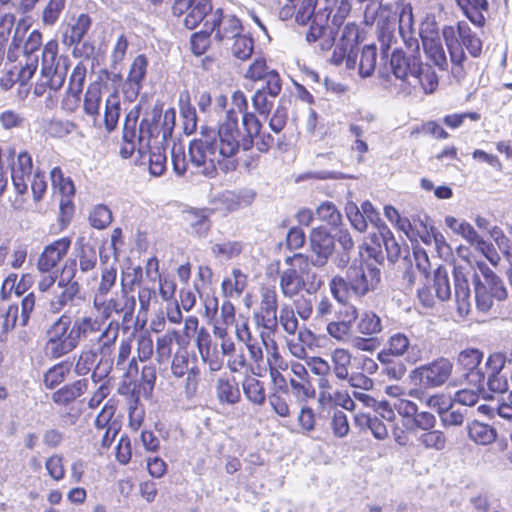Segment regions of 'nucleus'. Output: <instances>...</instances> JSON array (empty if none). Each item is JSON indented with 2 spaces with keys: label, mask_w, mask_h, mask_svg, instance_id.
I'll use <instances>...</instances> for the list:
<instances>
[{
  "label": "nucleus",
  "mask_w": 512,
  "mask_h": 512,
  "mask_svg": "<svg viewBox=\"0 0 512 512\" xmlns=\"http://www.w3.org/2000/svg\"><path fill=\"white\" fill-rule=\"evenodd\" d=\"M232 103L243 114L244 134L238 127V113L234 109H229L217 132L203 130L199 137L190 142V163L204 176L215 177L217 167L224 172L234 171L237 166V154L240 150H250L254 139L260 135L262 124L253 113L246 111L248 103L242 91L233 93Z\"/></svg>",
  "instance_id": "obj_1"
},
{
  "label": "nucleus",
  "mask_w": 512,
  "mask_h": 512,
  "mask_svg": "<svg viewBox=\"0 0 512 512\" xmlns=\"http://www.w3.org/2000/svg\"><path fill=\"white\" fill-rule=\"evenodd\" d=\"M175 109H162L155 106L140 123L138 148L130 151V158L140 170H148L154 177L166 171V154L162 142L172 135L175 126Z\"/></svg>",
  "instance_id": "obj_2"
},
{
  "label": "nucleus",
  "mask_w": 512,
  "mask_h": 512,
  "mask_svg": "<svg viewBox=\"0 0 512 512\" xmlns=\"http://www.w3.org/2000/svg\"><path fill=\"white\" fill-rule=\"evenodd\" d=\"M381 272L376 266L370 264L352 265L346 272V278L335 275L329 282V289L333 298L339 303H346L352 293L362 297L374 290L380 282Z\"/></svg>",
  "instance_id": "obj_3"
},
{
  "label": "nucleus",
  "mask_w": 512,
  "mask_h": 512,
  "mask_svg": "<svg viewBox=\"0 0 512 512\" xmlns=\"http://www.w3.org/2000/svg\"><path fill=\"white\" fill-rule=\"evenodd\" d=\"M476 266L480 272L473 274L476 308L487 313L492 308L494 300H505L508 292L501 278L485 262L479 261Z\"/></svg>",
  "instance_id": "obj_4"
},
{
  "label": "nucleus",
  "mask_w": 512,
  "mask_h": 512,
  "mask_svg": "<svg viewBox=\"0 0 512 512\" xmlns=\"http://www.w3.org/2000/svg\"><path fill=\"white\" fill-rule=\"evenodd\" d=\"M78 345L70 316L63 314L48 327L44 345L46 356L58 359L72 352Z\"/></svg>",
  "instance_id": "obj_5"
},
{
  "label": "nucleus",
  "mask_w": 512,
  "mask_h": 512,
  "mask_svg": "<svg viewBox=\"0 0 512 512\" xmlns=\"http://www.w3.org/2000/svg\"><path fill=\"white\" fill-rule=\"evenodd\" d=\"M453 363L445 357H439L420 365L409 373L410 382L422 389H435L443 386L451 377Z\"/></svg>",
  "instance_id": "obj_6"
},
{
  "label": "nucleus",
  "mask_w": 512,
  "mask_h": 512,
  "mask_svg": "<svg viewBox=\"0 0 512 512\" xmlns=\"http://www.w3.org/2000/svg\"><path fill=\"white\" fill-rule=\"evenodd\" d=\"M287 268L279 272V288L285 298L293 299L306 287L304 274L309 268L308 257L301 253L284 260Z\"/></svg>",
  "instance_id": "obj_7"
},
{
  "label": "nucleus",
  "mask_w": 512,
  "mask_h": 512,
  "mask_svg": "<svg viewBox=\"0 0 512 512\" xmlns=\"http://www.w3.org/2000/svg\"><path fill=\"white\" fill-rule=\"evenodd\" d=\"M419 35L426 57L435 66L445 70L448 62L436 24L434 22L423 23Z\"/></svg>",
  "instance_id": "obj_8"
},
{
  "label": "nucleus",
  "mask_w": 512,
  "mask_h": 512,
  "mask_svg": "<svg viewBox=\"0 0 512 512\" xmlns=\"http://www.w3.org/2000/svg\"><path fill=\"white\" fill-rule=\"evenodd\" d=\"M58 42L55 39L48 41L42 52L41 75L43 79H47L50 89L59 90L66 78V71L60 70L57 63Z\"/></svg>",
  "instance_id": "obj_9"
},
{
  "label": "nucleus",
  "mask_w": 512,
  "mask_h": 512,
  "mask_svg": "<svg viewBox=\"0 0 512 512\" xmlns=\"http://www.w3.org/2000/svg\"><path fill=\"white\" fill-rule=\"evenodd\" d=\"M277 307L278 296L275 289L262 287L259 309L253 315L256 325L267 330H275L278 325Z\"/></svg>",
  "instance_id": "obj_10"
},
{
  "label": "nucleus",
  "mask_w": 512,
  "mask_h": 512,
  "mask_svg": "<svg viewBox=\"0 0 512 512\" xmlns=\"http://www.w3.org/2000/svg\"><path fill=\"white\" fill-rule=\"evenodd\" d=\"M483 353L470 348L461 351L457 356V365L464 371L467 381L478 389L485 384V366L480 367Z\"/></svg>",
  "instance_id": "obj_11"
},
{
  "label": "nucleus",
  "mask_w": 512,
  "mask_h": 512,
  "mask_svg": "<svg viewBox=\"0 0 512 512\" xmlns=\"http://www.w3.org/2000/svg\"><path fill=\"white\" fill-rule=\"evenodd\" d=\"M72 239L62 237L46 245L37 260V269L42 273H48L57 267L70 250Z\"/></svg>",
  "instance_id": "obj_12"
},
{
  "label": "nucleus",
  "mask_w": 512,
  "mask_h": 512,
  "mask_svg": "<svg viewBox=\"0 0 512 512\" xmlns=\"http://www.w3.org/2000/svg\"><path fill=\"white\" fill-rule=\"evenodd\" d=\"M174 15H182L185 11L187 14L184 19V25L186 28L192 30L202 22L207 14L212 10L210 0H176L173 7Z\"/></svg>",
  "instance_id": "obj_13"
},
{
  "label": "nucleus",
  "mask_w": 512,
  "mask_h": 512,
  "mask_svg": "<svg viewBox=\"0 0 512 512\" xmlns=\"http://www.w3.org/2000/svg\"><path fill=\"white\" fill-rule=\"evenodd\" d=\"M205 26H210L211 31L215 32V38L218 41L235 40L242 34V25L234 15H223L220 11L213 13L206 20Z\"/></svg>",
  "instance_id": "obj_14"
},
{
  "label": "nucleus",
  "mask_w": 512,
  "mask_h": 512,
  "mask_svg": "<svg viewBox=\"0 0 512 512\" xmlns=\"http://www.w3.org/2000/svg\"><path fill=\"white\" fill-rule=\"evenodd\" d=\"M245 77L252 81L262 80L264 85H266L268 94L273 98L277 97L282 90L279 73L274 69H270L264 59H255L248 67Z\"/></svg>",
  "instance_id": "obj_15"
},
{
  "label": "nucleus",
  "mask_w": 512,
  "mask_h": 512,
  "mask_svg": "<svg viewBox=\"0 0 512 512\" xmlns=\"http://www.w3.org/2000/svg\"><path fill=\"white\" fill-rule=\"evenodd\" d=\"M389 355L405 357L408 363L415 364L422 359L423 351L417 343H412L408 335L397 332L389 336L387 340Z\"/></svg>",
  "instance_id": "obj_16"
},
{
  "label": "nucleus",
  "mask_w": 512,
  "mask_h": 512,
  "mask_svg": "<svg viewBox=\"0 0 512 512\" xmlns=\"http://www.w3.org/2000/svg\"><path fill=\"white\" fill-rule=\"evenodd\" d=\"M78 292L79 285L76 281L58 280L53 290L48 295H44L49 311L52 313L61 312Z\"/></svg>",
  "instance_id": "obj_17"
},
{
  "label": "nucleus",
  "mask_w": 512,
  "mask_h": 512,
  "mask_svg": "<svg viewBox=\"0 0 512 512\" xmlns=\"http://www.w3.org/2000/svg\"><path fill=\"white\" fill-rule=\"evenodd\" d=\"M329 15L326 13H318L314 16L306 39L309 43L318 42L321 50H329L334 43V35L332 28L328 25Z\"/></svg>",
  "instance_id": "obj_18"
},
{
  "label": "nucleus",
  "mask_w": 512,
  "mask_h": 512,
  "mask_svg": "<svg viewBox=\"0 0 512 512\" xmlns=\"http://www.w3.org/2000/svg\"><path fill=\"white\" fill-rule=\"evenodd\" d=\"M33 172V161L27 151L20 152L11 166V179L16 193L26 194Z\"/></svg>",
  "instance_id": "obj_19"
},
{
  "label": "nucleus",
  "mask_w": 512,
  "mask_h": 512,
  "mask_svg": "<svg viewBox=\"0 0 512 512\" xmlns=\"http://www.w3.org/2000/svg\"><path fill=\"white\" fill-rule=\"evenodd\" d=\"M310 247L314 254L311 263L315 267L324 266L334 249L333 238L323 229H313L310 234Z\"/></svg>",
  "instance_id": "obj_20"
},
{
  "label": "nucleus",
  "mask_w": 512,
  "mask_h": 512,
  "mask_svg": "<svg viewBox=\"0 0 512 512\" xmlns=\"http://www.w3.org/2000/svg\"><path fill=\"white\" fill-rule=\"evenodd\" d=\"M442 34L450 54L452 75L458 82H460L465 76L462 64L466 59V55L456 36V31L452 26H445Z\"/></svg>",
  "instance_id": "obj_21"
},
{
  "label": "nucleus",
  "mask_w": 512,
  "mask_h": 512,
  "mask_svg": "<svg viewBox=\"0 0 512 512\" xmlns=\"http://www.w3.org/2000/svg\"><path fill=\"white\" fill-rule=\"evenodd\" d=\"M504 365L505 358L499 353L490 355L485 363V383L493 392L503 393L508 389L507 379L501 374Z\"/></svg>",
  "instance_id": "obj_22"
},
{
  "label": "nucleus",
  "mask_w": 512,
  "mask_h": 512,
  "mask_svg": "<svg viewBox=\"0 0 512 512\" xmlns=\"http://www.w3.org/2000/svg\"><path fill=\"white\" fill-rule=\"evenodd\" d=\"M420 63L421 60L418 57H407L402 51H394L390 59L394 76L408 85L415 73L419 72Z\"/></svg>",
  "instance_id": "obj_23"
},
{
  "label": "nucleus",
  "mask_w": 512,
  "mask_h": 512,
  "mask_svg": "<svg viewBox=\"0 0 512 512\" xmlns=\"http://www.w3.org/2000/svg\"><path fill=\"white\" fill-rule=\"evenodd\" d=\"M235 334L237 340L246 346L250 360L259 365L260 362L263 361L262 339L258 340V338L252 334L247 319L242 323H236Z\"/></svg>",
  "instance_id": "obj_24"
},
{
  "label": "nucleus",
  "mask_w": 512,
  "mask_h": 512,
  "mask_svg": "<svg viewBox=\"0 0 512 512\" xmlns=\"http://www.w3.org/2000/svg\"><path fill=\"white\" fill-rule=\"evenodd\" d=\"M145 275L148 282H151L153 285L158 281L159 283V292L163 300L169 301L173 298L176 291L175 282L168 278L162 277L159 273V263L157 258L151 257L147 260L145 266Z\"/></svg>",
  "instance_id": "obj_25"
},
{
  "label": "nucleus",
  "mask_w": 512,
  "mask_h": 512,
  "mask_svg": "<svg viewBox=\"0 0 512 512\" xmlns=\"http://www.w3.org/2000/svg\"><path fill=\"white\" fill-rule=\"evenodd\" d=\"M455 299L457 304V312L461 317L467 316L471 311V291L469 282L465 275L455 268Z\"/></svg>",
  "instance_id": "obj_26"
},
{
  "label": "nucleus",
  "mask_w": 512,
  "mask_h": 512,
  "mask_svg": "<svg viewBox=\"0 0 512 512\" xmlns=\"http://www.w3.org/2000/svg\"><path fill=\"white\" fill-rule=\"evenodd\" d=\"M247 283V275L241 269L233 268L221 283L222 295L228 299H237L245 291Z\"/></svg>",
  "instance_id": "obj_27"
},
{
  "label": "nucleus",
  "mask_w": 512,
  "mask_h": 512,
  "mask_svg": "<svg viewBox=\"0 0 512 512\" xmlns=\"http://www.w3.org/2000/svg\"><path fill=\"white\" fill-rule=\"evenodd\" d=\"M409 395L420 400L428 408L435 410L439 416H441L445 410L452 408L451 398L444 393H436L426 396L420 389H412L410 390Z\"/></svg>",
  "instance_id": "obj_28"
},
{
  "label": "nucleus",
  "mask_w": 512,
  "mask_h": 512,
  "mask_svg": "<svg viewBox=\"0 0 512 512\" xmlns=\"http://www.w3.org/2000/svg\"><path fill=\"white\" fill-rule=\"evenodd\" d=\"M102 326L103 321L92 315L77 317L72 322L73 330L79 342L82 338H87L94 333L100 332Z\"/></svg>",
  "instance_id": "obj_29"
},
{
  "label": "nucleus",
  "mask_w": 512,
  "mask_h": 512,
  "mask_svg": "<svg viewBox=\"0 0 512 512\" xmlns=\"http://www.w3.org/2000/svg\"><path fill=\"white\" fill-rule=\"evenodd\" d=\"M467 429L469 439L479 445H489L497 437V432L493 427L479 421H473Z\"/></svg>",
  "instance_id": "obj_30"
},
{
  "label": "nucleus",
  "mask_w": 512,
  "mask_h": 512,
  "mask_svg": "<svg viewBox=\"0 0 512 512\" xmlns=\"http://www.w3.org/2000/svg\"><path fill=\"white\" fill-rule=\"evenodd\" d=\"M217 398L221 403L236 404L240 401L241 394L235 379L219 378L216 384Z\"/></svg>",
  "instance_id": "obj_31"
},
{
  "label": "nucleus",
  "mask_w": 512,
  "mask_h": 512,
  "mask_svg": "<svg viewBox=\"0 0 512 512\" xmlns=\"http://www.w3.org/2000/svg\"><path fill=\"white\" fill-rule=\"evenodd\" d=\"M419 84L425 93H433L438 87V77L431 66L423 64L419 65V72H416L409 82V86L415 87Z\"/></svg>",
  "instance_id": "obj_32"
},
{
  "label": "nucleus",
  "mask_w": 512,
  "mask_h": 512,
  "mask_svg": "<svg viewBox=\"0 0 512 512\" xmlns=\"http://www.w3.org/2000/svg\"><path fill=\"white\" fill-rule=\"evenodd\" d=\"M456 2L473 24L477 26L484 24L485 18L482 11L488 8L487 0H456Z\"/></svg>",
  "instance_id": "obj_33"
},
{
  "label": "nucleus",
  "mask_w": 512,
  "mask_h": 512,
  "mask_svg": "<svg viewBox=\"0 0 512 512\" xmlns=\"http://www.w3.org/2000/svg\"><path fill=\"white\" fill-rule=\"evenodd\" d=\"M399 32L403 40L409 47L415 45L416 49L419 48L418 41L412 38L414 33L413 28V13L410 4L403 5L399 14Z\"/></svg>",
  "instance_id": "obj_34"
},
{
  "label": "nucleus",
  "mask_w": 512,
  "mask_h": 512,
  "mask_svg": "<svg viewBox=\"0 0 512 512\" xmlns=\"http://www.w3.org/2000/svg\"><path fill=\"white\" fill-rule=\"evenodd\" d=\"M333 371L336 378L339 380H346L349 376V366L351 364V354L348 350L343 348H336L330 355Z\"/></svg>",
  "instance_id": "obj_35"
},
{
  "label": "nucleus",
  "mask_w": 512,
  "mask_h": 512,
  "mask_svg": "<svg viewBox=\"0 0 512 512\" xmlns=\"http://www.w3.org/2000/svg\"><path fill=\"white\" fill-rule=\"evenodd\" d=\"M461 46H465L472 57H478L482 53V41L471 31L469 25L465 22H459L457 26Z\"/></svg>",
  "instance_id": "obj_36"
},
{
  "label": "nucleus",
  "mask_w": 512,
  "mask_h": 512,
  "mask_svg": "<svg viewBox=\"0 0 512 512\" xmlns=\"http://www.w3.org/2000/svg\"><path fill=\"white\" fill-rule=\"evenodd\" d=\"M87 388L86 380H78L71 385H66L52 395V400L59 405H67L81 396Z\"/></svg>",
  "instance_id": "obj_37"
},
{
  "label": "nucleus",
  "mask_w": 512,
  "mask_h": 512,
  "mask_svg": "<svg viewBox=\"0 0 512 512\" xmlns=\"http://www.w3.org/2000/svg\"><path fill=\"white\" fill-rule=\"evenodd\" d=\"M358 39V26L355 23H347L342 30L341 38L338 43L349 50L348 68H354L355 66L356 54L354 53V49L358 44Z\"/></svg>",
  "instance_id": "obj_38"
},
{
  "label": "nucleus",
  "mask_w": 512,
  "mask_h": 512,
  "mask_svg": "<svg viewBox=\"0 0 512 512\" xmlns=\"http://www.w3.org/2000/svg\"><path fill=\"white\" fill-rule=\"evenodd\" d=\"M156 380V371L153 366L144 365L142 368L141 377L137 380L133 395L137 396V399L143 397L145 399L150 398L153 391Z\"/></svg>",
  "instance_id": "obj_39"
},
{
  "label": "nucleus",
  "mask_w": 512,
  "mask_h": 512,
  "mask_svg": "<svg viewBox=\"0 0 512 512\" xmlns=\"http://www.w3.org/2000/svg\"><path fill=\"white\" fill-rule=\"evenodd\" d=\"M148 67V59L145 55L136 56L130 66V91L138 95L141 82L145 79Z\"/></svg>",
  "instance_id": "obj_40"
},
{
  "label": "nucleus",
  "mask_w": 512,
  "mask_h": 512,
  "mask_svg": "<svg viewBox=\"0 0 512 512\" xmlns=\"http://www.w3.org/2000/svg\"><path fill=\"white\" fill-rule=\"evenodd\" d=\"M132 283L143 284V287L138 292V301L141 310L145 312L148 310L152 295L155 294L154 285H149L150 282L147 281L145 272H143L140 266L134 268Z\"/></svg>",
  "instance_id": "obj_41"
},
{
  "label": "nucleus",
  "mask_w": 512,
  "mask_h": 512,
  "mask_svg": "<svg viewBox=\"0 0 512 512\" xmlns=\"http://www.w3.org/2000/svg\"><path fill=\"white\" fill-rule=\"evenodd\" d=\"M355 424L360 428H369L378 440H384L388 436L386 425L379 418L372 417L369 414L358 413L355 416Z\"/></svg>",
  "instance_id": "obj_42"
},
{
  "label": "nucleus",
  "mask_w": 512,
  "mask_h": 512,
  "mask_svg": "<svg viewBox=\"0 0 512 512\" xmlns=\"http://www.w3.org/2000/svg\"><path fill=\"white\" fill-rule=\"evenodd\" d=\"M243 392L246 398L254 405L264 404L266 395L263 383L253 376H247L242 383Z\"/></svg>",
  "instance_id": "obj_43"
},
{
  "label": "nucleus",
  "mask_w": 512,
  "mask_h": 512,
  "mask_svg": "<svg viewBox=\"0 0 512 512\" xmlns=\"http://www.w3.org/2000/svg\"><path fill=\"white\" fill-rule=\"evenodd\" d=\"M357 331L364 336H373L382 331L380 317L372 311L363 312L357 322Z\"/></svg>",
  "instance_id": "obj_44"
},
{
  "label": "nucleus",
  "mask_w": 512,
  "mask_h": 512,
  "mask_svg": "<svg viewBox=\"0 0 512 512\" xmlns=\"http://www.w3.org/2000/svg\"><path fill=\"white\" fill-rule=\"evenodd\" d=\"M433 288L436 296L441 301L449 300L451 297V286L448 271L445 267L439 266L434 272Z\"/></svg>",
  "instance_id": "obj_45"
},
{
  "label": "nucleus",
  "mask_w": 512,
  "mask_h": 512,
  "mask_svg": "<svg viewBox=\"0 0 512 512\" xmlns=\"http://www.w3.org/2000/svg\"><path fill=\"white\" fill-rule=\"evenodd\" d=\"M115 410L116 408L113 401L109 400L95 419L96 426L98 428L107 427V435L112 433L113 437L118 433V424L116 420L112 419L115 414Z\"/></svg>",
  "instance_id": "obj_46"
},
{
  "label": "nucleus",
  "mask_w": 512,
  "mask_h": 512,
  "mask_svg": "<svg viewBox=\"0 0 512 512\" xmlns=\"http://www.w3.org/2000/svg\"><path fill=\"white\" fill-rule=\"evenodd\" d=\"M419 444L425 449L442 451L446 448L447 439L445 434L440 430H427L417 438Z\"/></svg>",
  "instance_id": "obj_47"
},
{
  "label": "nucleus",
  "mask_w": 512,
  "mask_h": 512,
  "mask_svg": "<svg viewBox=\"0 0 512 512\" xmlns=\"http://www.w3.org/2000/svg\"><path fill=\"white\" fill-rule=\"evenodd\" d=\"M50 179L52 187L60 194L66 197L74 195L75 187L73 181L70 178L64 176L61 168H52L50 171Z\"/></svg>",
  "instance_id": "obj_48"
},
{
  "label": "nucleus",
  "mask_w": 512,
  "mask_h": 512,
  "mask_svg": "<svg viewBox=\"0 0 512 512\" xmlns=\"http://www.w3.org/2000/svg\"><path fill=\"white\" fill-rule=\"evenodd\" d=\"M101 90L98 83L91 84L84 97L83 108L87 115L96 117L99 114Z\"/></svg>",
  "instance_id": "obj_49"
},
{
  "label": "nucleus",
  "mask_w": 512,
  "mask_h": 512,
  "mask_svg": "<svg viewBox=\"0 0 512 512\" xmlns=\"http://www.w3.org/2000/svg\"><path fill=\"white\" fill-rule=\"evenodd\" d=\"M278 324L289 335H294L299 327L294 308L290 304H283L278 316Z\"/></svg>",
  "instance_id": "obj_50"
},
{
  "label": "nucleus",
  "mask_w": 512,
  "mask_h": 512,
  "mask_svg": "<svg viewBox=\"0 0 512 512\" xmlns=\"http://www.w3.org/2000/svg\"><path fill=\"white\" fill-rule=\"evenodd\" d=\"M91 26V19L87 14H80L71 27L70 35L65 36V42L69 45L79 43Z\"/></svg>",
  "instance_id": "obj_51"
},
{
  "label": "nucleus",
  "mask_w": 512,
  "mask_h": 512,
  "mask_svg": "<svg viewBox=\"0 0 512 512\" xmlns=\"http://www.w3.org/2000/svg\"><path fill=\"white\" fill-rule=\"evenodd\" d=\"M377 50L374 45H366L361 53L359 62V74L362 77H369L376 67Z\"/></svg>",
  "instance_id": "obj_52"
},
{
  "label": "nucleus",
  "mask_w": 512,
  "mask_h": 512,
  "mask_svg": "<svg viewBox=\"0 0 512 512\" xmlns=\"http://www.w3.org/2000/svg\"><path fill=\"white\" fill-rule=\"evenodd\" d=\"M316 216L323 222L331 226H339L342 221V216L336 206L332 202H323L316 209Z\"/></svg>",
  "instance_id": "obj_53"
},
{
  "label": "nucleus",
  "mask_w": 512,
  "mask_h": 512,
  "mask_svg": "<svg viewBox=\"0 0 512 512\" xmlns=\"http://www.w3.org/2000/svg\"><path fill=\"white\" fill-rule=\"evenodd\" d=\"M254 41L251 37L241 35L237 37L231 46L232 55L239 60H247L253 53Z\"/></svg>",
  "instance_id": "obj_54"
},
{
  "label": "nucleus",
  "mask_w": 512,
  "mask_h": 512,
  "mask_svg": "<svg viewBox=\"0 0 512 512\" xmlns=\"http://www.w3.org/2000/svg\"><path fill=\"white\" fill-rule=\"evenodd\" d=\"M69 369L66 365L63 363H59L51 367L45 374H44V385L48 389H53L54 387L61 384L68 373Z\"/></svg>",
  "instance_id": "obj_55"
},
{
  "label": "nucleus",
  "mask_w": 512,
  "mask_h": 512,
  "mask_svg": "<svg viewBox=\"0 0 512 512\" xmlns=\"http://www.w3.org/2000/svg\"><path fill=\"white\" fill-rule=\"evenodd\" d=\"M378 232L384 242L388 259L391 262L396 261L400 256L401 249L399 244L396 242L393 233L388 226H382V229Z\"/></svg>",
  "instance_id": "obj_56"
},
{
  "label": "nucleus",
  "mask_w": 512,
  "mask_h": 512,
  "mask_svg": "<svg viewBox=\"0 0 512 512\" xmlns=\"http://www.w3.org/2000/svg\"><path fill=\"white\" fill-rule=\"evenodd\" d=\"M260 337L262 338V343L266 348V358L269 368L287 367L286 362L279 353L277 343L273 339L267 341L263 333H261Z\"/></svg>",
  "instance_id": "obj_57"
},
{
  "label": "nucleus",
  "mask_w": 512,
  "mask_h": 512,
  "mask_svg": "<svg viewBox=\"0 0 512 512\" xmlns=\"http://www.w3.org/2000/svg\"><path fill=\"white\" fill-rule=\"evenodd\" d=\"M326 331L330 337L339 341L345 342L350 337L352 326L343 320L330 321L326 325Z\"/></svg>",
  "instance_id": "obj_58"
},
{
  "label": "nucleus",
  "mask_w": 512,
  "mask_h": 512,
  "mask_svg": "<svg viewBox=\"0 0 512 512\" xmlns=\"http://www.w3.org/2000/svg\"><path fill=\"white\" fill-rule=\"evenodd\" d=\"M45 468L48 475L55 481L59 482L65 477L64 458L62 455L53 454L45 461Z\"/></svg>",
  "instance_id": "obj_59"
},
{
  "label": "nucleus",
  "mask_w": 512,
  "mask_h": 512,
  "mask_svg": "<svg viewBox=\"0 0 512 512\" xmlns=\"http://www.w3.org/2000/svg\"><path fill=\"white\" fill-rule=\"evenodd\" d=\"M270 98L272 97L268 94L266 85H263L254 93L252 97L253 107L260 114L267 115L273 106V102L270 100Z\"/></svg>",
  "instance_id": "obj_60"
},
{
  "label": "nucleus",
  "mask_w": 512,
  "mask_h": 512,
  "mask_svg": "<svg viewBox=\"0 0 512 512\" xmlns=\"http://www.w3.org/2000/svg\"><path fill=\"white\" fill-rule=\"evenodd\" d=\"M120 113L119 100L116 95H111L106 101L105 109V125L106 128L111 131L115 128Z\"/></svg>",
  "instance_id": "obj_61"
},
{
  "label": "nucleus",
  "mask_w": 512,
  "mask_h": 512,
  "mask_svg": "<svg viewBox=\"0 0 512 512\" xmlns=\"http://www.w3.org/2000/svg\"><path fill=\"white\" fill-rule=\"evenodd\" d=\"M66 0H50L42 13V21L45 25H54L62 10L65 7Z\"/></svg>",
  "instance_id": "obj_62"
},
{
  "label": "nucleus",
  "mask_w": 512,
  "mask_h": 512,
  "mask_svg": "<svg viewBox=\"0 0 512 512\" xmlns=\"http://www.w3.org/2000/svg\"><path fill=\"white\" fill-rule=\"evenodd\" d=\"M347 218L349 219L351 225L359 232H364L367 229L368 221L353 202H349L345 207Z\"/></svg>",
  "instance_id": "obj_63"
},
{
  "label": "nucleus",
  "mask_w": 512,
  "mask_h": 512,
  "mask_svg": "<svg viewBox=\"0 0 512 512\" xmlns=\"http://www.w3.org/2000/svg\"><path fill=\"white\" fill-rule=\"evenodd\" d=\"M290 386L293 395L301 401H306L314 397L315 390L309 380L290 379Z\"/></svg>",
  "instance_id": "obj_64"
}]
</instances>
